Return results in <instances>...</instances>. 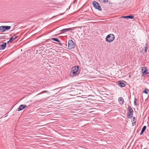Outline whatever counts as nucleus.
I'll use <instances>...</instances> for the list:
<instances>
[{"mask_svg": "<svg viewBox=\"0 0 149 149\" xmlns=\"http://www.w3.org/2000/svg\"><path fill=\"white\" fill-rule=\"evenodd\" d=\"M78 66H75L71 68L70 72V75L71 77L76 76L79 73L80 70Z\"/></svg>", "mask_w": 149, "mask_h": 149, "instance_id": "obj_1", "label": "nucleus"}, {"mask_svg": "<svg viewBox=\"0 0 149 149\" xmlns=\"http://www.w3.org/2000/svg\"><path fill=\"white\" fill-rule=\"evenodd\" d=\"M115 39V37L113 34H110L107 36L106 38V41L108 43L111 42L113 41Z\"/></svg>", "mask_w": 149, "mask_h": 149, "instance_id": "obj_2", "label": "nucleus"}, {"mask_svg": "<svg viewBox=\"0 0 149 149\" xmlns=\"http://www.w3.org/2000/svg\"><path fill=\"white\" fill-rule=\"evenodd\" d=\"M128 112L127 113V117L128 118H130L132 117L133 115V111L131 107L129 106L127 108Z\"/></svg>", "mask_w": 149, "mask_h": 149, "instance_id": "obj_3", "label": "nucleus"}, {"mask_svg": "<svg viewBox=\"0 0 149 149\" xmlns=\"http://www.w3.org/2000/svg\"><path fill=\"white\" fill-rule=\"evenodd\" d=\"M76 44L74 42L71 40H68V46L70 49H73L75 48Z\"/></svg>", "mask_w": 149, "mask_h": 149, "instance_id": "obj_4", "label": "nucleus"}, {"mask_svg": "<svg viewBox=\"0 0 149 149\" xmlns=\"http://www.w3.org/2000/svg\"><path fill=\"white\" fill-rule=\"evenodd\" d=\"M93 5L94 7L96 9L99 10H101L102 8L99 4L95 1H94L93 2Z\"/></svg>", "mask_w": 149, "mask_h": 149, "instance_id": "obj_5", "label": "nucleus"}, {"mask_svg": "<svg viewBox=\"0 0 149 149\" xmlns=\"http://www.w3.org/2000/svg\"><path fill=\"white\" fill-rule=\"evenodd\" d=\"M11 28L10 26H1L0 27V31L2 32H4L6 31L9 30Z\"/></svg>", "mask_w": 149, "mask_h": 149, "instance_id": "obj_6", "label": "nucleus"}, {"mask_svg": "<svg viewBox=\"0 0 149 149\" xmlns=\"http://www.w3.org/2000/svg\"><path fill=\"white\" fill-rule=\"evenodd\" d=\"M126 82L124 81H118V85L121 87H124L125 85Z\"/></svg>", "mask_w": 149, "mask_h": 149, "instance_id": "obj_7", "label": "nucleus"}, {"mask_svg": "<svg viewBox=\"0 0 149 149\" xmlns=\"http://www.w3.org/2000/svg\"><path fill=\"white\" fill-rule=\"evenodd\" d=\"M27 107V106L26 105L21 104L20 105L19 107H18L17 111H21L24 108Z\"/></svg>", "mask_w": 149, "mask_h": 149, "instance_id": "obj_8", "label": "nucleus"}, {"mask_svg": "<svg viewBox=\"0 0 149 149\" xmlns=\"http://www.w3.org/2000/svg\"><path fill=\"white\" fill-rule=\"evenodd\" d=\"M148 69L146 67H143L141 69V72L143 75L146 72L148 71Z\"/></svg>", "mask_w": 149, "mask_h": 149, "instance_id": "obj_9", "label": "nucleus"}, {"mask_svg": "<svg viewBox=\"0 0 149 149\" xmlns=\"http://www.w3.org/2000/svg\"><path fill=\"white\" fill-rule=\"evenodd\" d=\"M7 44L6 42H3L0 45V50H3L5 49L6 46Z\"/></svg>", "mask_w": 149, "mask_h": 149, "instance_id": "obj_10", "label": "nucleus"}, {"mask_svg": "<svg viewBox=\"0 0 149 149\" xmlns=\"http://www.w3.org/2000/svg\"><path fill=\"white\" fill-rule=\"evenodd\" d=\"M72 30V28H68L63 29L61 31V33H63L66 32L68 31Z\"/></svg>", "mask_w": 149, "mask_h": 149, "instance_id": "obj_11", "label": "nucleus"}, {"mask_svg": "<svg viewBox=\"0 0 149 149\" xmlns=\"http://www.w3.org/2000/svg\"><path fill=\"white\" fill-rule=\"evenodd\" d=\"M17 38V36H15V35H14L9 40V41L8 42V43L9 42H12L15 39H16Z\"/></svg>", "mask_w": 149, "mask_h": 149, "instance_id": "obj_12", "label": "nucleus"}, {"mask_svg": "<svg viewBox=\"0 0 149 149\" xmlns=\"http://www.w3.org/2000/svg\"><path fill=\"white\" fill-rule=\"evenodd\" d=\"M51 39L55 41L56 42H59V45L61 46H62V43L60 42V41L57 38H52Z\"/></svg>", "mask_w": 149, "mask_h": 149, "instance_id": "obj_13", "label": "nucleus"}, {"mask_svg": "<svg viewBox=\"0 0 149 149\" xmlns=\"http://www.w3.org/2000/svg\"><path fill=\"white\" fill-rule=\"evenodd\" d=\"M118 102L120 104H123L124 103V100L122 97H120L118 99Z\"/></svg>", "mask_w": 149, "mask_h": 149, "instance_id": "obj_14", "label": "nucleus"}, {"mask_svg": "<svg viewBox=\"0 0 149 149\" xmlns=\"http://www.w3.org/2000/svg\"><path fill=\"white\" fill-rule=\"evenodd\" d=\"M122 17L123 18H129L131 19H133L134 18V16L131 15L128 16H122Z\"/></svg>", "mask_w": 149, "mask_h": 149, "instance_id": "obj_15", "label": "nucleus"}, {"mask_svg": "<svg viewBox=\"0 0 149 149\" xmlns=\"http://www.w3.org/2000/svg\"><path fill=\"white\" fill-rule=\"evenodd\" d=\"M136 118L134 117L133 119L132 120V126H134L135 125L136 122Z\"/></svg>", "mask_w": 149, "mask_h": 149, "instance_id": "obj_16", "label": "nucleus"}, {"mask_svg": "<svg viewBox=\"0 0 149 149\" xmlns=\"http://www.w3.org/2000/svg\"><path fill=\"white\" fill-rule=\"evenodd\" d=\"M148 92H149V90L147 88H145L143 90V93H144L146 94H148Z\"/></svg>", "mask_w": 149, "mask_h": 149, "instance_id": "obj_17", "label": "nucleus"}, {"mask_svg": "<svg viewBox=\"0 0 149 149\" xmlns=\"http://www.w3.org/2000/svg\"><path fill=\"white\" fill-rule=\"evenodd\" d=\"M100 2L104 3H107L108 2V0H98Z\"/></svg>", "mask_w": 149, "mask_h": 149, "instance_id": "obj_18", "label": "nucleus"}, {"mask_svg": "<svg viewBox=\"0 0 149 149\" xmlns=\"http://www.w3.org/2000/svg\"><path fill=\"white\" fill-rule=\"evenodd\" d=\"M146 128V126H144L142 128L141 131L144 132Z\"/></svg>", "mask_w": 149, "mask_h": 149, "instance_id": "obj_19", "label": "nucleus"}, {"mask_svg": "<svg viewBox=\"0 0 149 149\" xmlns=\"http://www.w3.org/2000/svg\"><path fill=\"white\" fill-rule=\"evenodd\" d=\"M136 97H135L134 102V104L136 106L137 105V104L136 103Z\"/></svg>", "mask_w": 149, "mask_h": 149, "instance_id": "obj_20", "label": "nucleus"}, {"mask_svg": "<svg viewBox=\"0 0 149 149\" xmlns=\"http://www.w3.org/2000/svg\"><path fill=\"white\" fill-rule=\"evenodd\" d=\"M147 46H145V50L144 51V52L145 53H146L147 52Z\"/></svg>", "mask_w": 149, "mask_h": 149, "instance_id": "obj_21", "label": "nucleus"}, {"mask_svg": "<svg viewBox=\"0 0 149 149\" xmlns=\"http://www.w3.org/2000/svg\"><path fill=\"white\" fill-rule=\"evenodd\" d=\"M147 74V76L149 77V72H147L145 73L144 74Z\"/></svg>", "mask_w": 149, "mask_h": 149, "instance_id": "obj_22", "label": "nucleus"}, {"mask_svg": "<svg viewBox=\"0 0 149 149\" xmlns=\"http://www.w3.org/2000/svg\"><path fill=\"white\" fill-rule=\"evenodd\" d=\"M144 132H143V131H142L141 130V132L140 134V135H141Z\"/></svg>", "mask_w": 149, "mask_h": 149, "instance_id": "obj_23", "label": "nucleus"}, {"mask_svg": "<svg viewBox=\"0 0 149 149\" xmlns=\"http://www.w3.org/2000/svg\"><path fill=\"white\" fill-rule=\"evenodd\" d=\"M143 51V49H142V51Z\"/></svg>", "mask_w": 149, "mask_h": 149, "instance_id": "obj_24", "label": "nucleus"}]
</instances>
